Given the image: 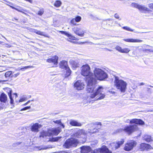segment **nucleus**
Segmentation results:
<instances>
[{"label":"nucleus","mask_w":153,"mask_h":153,"mask_svg":"<svg viewBox=\"0 0 153 153\" xmlns=\"http://www.w3.org/2000/svg\"><path fill=\"white\" fill-rule=\"evenodd\" d=\"M33 31H34V33L36 34L40 35L41 36H43L45 37H48V36L46 35L45 33L43 32H42L40 30H33Z\"/></svg>","instance_id":"nucleus-28"},{"label":"nucleus","mask_w":153,"mask_h":153,"mask_svg":"<svg viewBox=\"0 0 153 153\" xmlns=\"http://www.w3.org/2000/svg\"><path fill=\"white\" fill-rule=\"evenodd\" d=\"M129 121H130V123L131 124L135 123L140 125H143L145 124L144 122L140 119H135L131 120H128L126 121V122L128 123Z\"/></svg>","instance_id":"nucleus-18"},{"label":"nucleus","mask_w":153,"mask_h":153,"mask_svg":"<svg viewBox=\"0 0 153 153\" xmlns=\"http://www.w3.org/2000/svg\"><path fill=\"white\" fill-rule=\"evenodd\" d=\"M53 122L55 123L58 124L61 126L62 127V128H64L65 127V126L62 123L60 120H56L55 121H53Z\"/></svg>","instance_id":"nucleus-32"},{"label":"nucleus","mask_w":153,"mask_h":153,"mask_svg":"<svg viewBox=\"0 0 153 153\" xmlns=\"http://www.w3.org/2000/svg\"><path fill=\"white\" fill-rule=\"evenodd\" d=\"M34 100H30V101H33Z\"/></svg>","instance_id":"nucleus-59"},{"label":"nucleus","mask_w":153,"mask_h":153,"mask_svg":"<svg viewBox=\"0 0 153 153\" xmlns=\"http://www.w3.org/2000/svg\"><path fill=\"white\" fill-rule=\"evenodd\" d=\"M61 2L59 0H57L55 1L54 4V6L56 7H59L62 4Z\"/></svg>","instance_id":"nucleus-31"},{"label":"nucleus","mask_w":153,"mask_h":153,"mask_svg":"<svg viewBox=\"0 0 153 153\" xmlns=\"http://www.w3.org/2000/svg\"><path fill=\"white\" fill-rule=\"evenodd\" d=\"M59 67L62 69H65L63 76L65 77L69 76L71 74V71L69 67L68 66L67 62L63 60L59 63Z\"/></svg>","instance_id":"nucleus-6"},{"label":"nucleus","mask_w":153,"mask_h":153,"mask_svg":"<svg viewBox=\"0 0 153 153\" xmlns=\"http://www.w3.org/2000/svg\"><path fill=\"white\" fill-rule=\"evenodd\" d=\"M16 10H17V11H19V12H22V13H24V14L25 13L24 12H23V11H22L20 10H18V9H17V8H16Z\"/></svg>","instance_id":"nucleus-48"},{"label":"nucleus","mask_w":153,"mask_h":153,"mask_svg":"<svg viewBox=\"0 0 153 153\" xmlns=\"http://www.w3.org/2000/svg\"><path fill=\"white\" fill-rule=\"evenodd\" d=\"M12 74L11 71H8L6 72L5 74V77L7 78L10 76Z\"/></svg>","instance_id":"nucleus-38"},{"label":"nucleus","mask_w":153,"mask_h":153,"mask_svg":"<svg viewBox=\"0 0 153 153\" xmlns=\"http://www.w3.org/2000/svg\"><path fill=\"white\" fill-rule=\"evenodd\" d=\"M114 17L116 19H119L120 20L121 19H120V17H119V15L117 14L116 13V14H115Z\"/></svg>","instance_id":"nucleus-42"},{"label":"nucleus","mask_w":153,"mask_h":153,"mask_svg":"<svg viewBox=\"0 0 153 153\" xmlns=\"http://www.w3.org/2000/svg\"><path fill=\"white\" fill-rule=\"evenodd\" d=\"M114 85L116 88L121 92H125L126 89L127 83L123 80L119 79L118 77L114 76Z\"/></svg>","instance_id":"nucleus-2"},{"label":"nucleus","mask_w":153,"mask_h":153,"mask_svg":"<svg viewBox=\"0 0 153 153\" xmlns=\"http://www.w3.org/2000/svg\"><path fill=\"white\" fill-rule=\"evenodd\" d=\"M59 32L61 33L62 34H64L68 37H69L70 39H74L75 37L73 36H72L71 34H69L66 31H59Z\"/></svg>","instance_id":"nucleus-26"},{"label":"nucleus","mask_w":153,"mask_h":153,"mask_svg":"<svg viewBox=\"0 0 153 153\" xmlns=\"http://www.w3.org/2000/svg\"><path fill=\"white\" fill-rule=\"evenodd\" d=\"M115 48L117 51L121 53L122 50V48L121 47L118 46H117Z\"/></svg>","instance_id":"nucleus-39"},{"label":"nucleus","mask_w":153,"mask_h":153,"mask_svg":"<svg viewBox=\"0 0 153 153\" xmlns=\"http://www.w3.org/2000/svg\"><path fill=\"white\" fill-rule=\"evenodd\" d=\"M78 141L74 138L69 139L65 141L64 146L66 148L76 147L79 143Z\"/></svg>","instance_id":"nucleus-7"},{"label":"nucleus","mask_w":153,"mask_h":153,"mask_svg":"<svg viewBox=\"0 0 153 153\" xmlns=\"http://www.w3.org/2000/svg\"><path fill=\"white\" fill-rule=\"evenodd\" d=\"M123 40L126 42H141L143 40L138 39H124Z\"/></svg>","instance_id":"nucleus-21"},{"label":"nucleus","mask_w":153,"mask_h":153,"mask_svg":"<svg viewBox=\"0 0 153 153\" xmlns=\"http://www.w3.org/2000/svg\"><path fill=\"white\" fill-rule=\"evenodd\" d=\"M69 62L72 66L74 68L78 67L79 66V62L76 60H71L69 61Z\"/></svg>","instance_id":"nucleus-22"},{"label":"nucleus","mask_w":153,"mask_h":153,"mask_svg":"<svg viewBox=\"0 0 153 153\" xmlns=\"http://www.w3.org/2000/svg\"><path fill=\"white\" fill-rule=\"evenodd\" d=\"M137 144V143L134 140H129L126 144L124 149L126 151H130L136 146Z\"/></svg>","instance_id":"nucleus-8"},{"label":"nucleus","mask_w":153,"mask_h":153,"mask_svg":"<svg viewBox=\"0 0 153 153\" xmlns=\"http://www.w3.org/2000/svg\"><path fill=\"white\" fill-rule=\"evenodd\" d=\"M106 49H107V50H108V51H112L111 50H109V49H107V48Z\"/></svg>","instance_id":"nucleus-58"},{"label":"nucleus","mask_w":153,"mask_h":153,"mask_svg":"<svg viewBox=\"0 0 153 153\" xmlns=\"http://www.w3.org/2000/svg\"><path fill=\"white\" fill-rule=\"evenodd\" d=\"M33 30H35V29H32V28H30V30L32 32H34V31H33Z\"/></svg>","instance_id":"nucleus-50"},{"label":"nucleus","mask_w":153,"mask_h":153,"mask_svg":"<svg viewBox=\"0 0 153 153\" xmlns=\"http://www.w3.org/2000/svg\"><path fill=\"white\" fill-rule=\"evenodd\" d=\"M91 153H112L105 146H103L100 149H96L92 151Z\"/></svg>","instance_id":"nucleus-9"},{"label":"nucleus","mask_w":153,"mask_h":153,"mask_svg":"<svg viewBox=\"0 0 153 153\" xmlns=\"http://www.w3.org/2000/svg\"><path fill=\"white\" fill-rule=\"evenodd\" d=\"M135 48H138V47H135Z\"/></svg>","instance_id":"nucleus-61"},{"label":"nucleus","mask_w":153,"mask_h":153,"mask_svg":"<svg viewBox=\"0 0 153 153\" xmlns=\"http://www.w3.org/2000/svg\"><path fill=\"white\" fill-rule=\"evenodd\" d=\"M94 76L100 80H102L107 77V74L101 69L96 68L94 71Z\"/></svg>","instance_id":"nucleus-3"},{"label":"nucleus","mask_w":153,"mask_h":153,"mask_svg":"<svg viewBox=\"0 0 153 153\" xmlns=\"http://www.w3.org/2000/svg\"><path fill=\"white\" fill-rule=\"evenodd\" d=\"M106 20L107 21H111L112 22L113 21V19H106Z\"/></svg>","instance_id":"nucleus-49"},{"label":"nucleus","mask_w":153,"mask_h":153,"mask_svg":"<svg viewBox=\"0 0 153 153\" xmlns=\"http://www.w3.org/2000/svg\"><path fill=\"white\" fill-rule=\"evenodd\" d=\"M42 127V125L38 123L33 124L31 126L30 129L32 131L37 132L39 131V129Z\"/></svg>","instance_id":"nucleus-19"},{"label":"nucleus","mask_w":153,"mask_h":153,"mask_svg":"<svg viewBox=\"0 0 153 153\" xmlns=\"http://www.w3.org/2000/svg\"><path fill=\"white\" fill-rule=\"evenodd\" d=\"M61 131V129L59 127L57 128H51L47 130V134H59Z\"/></svg>","instance_id":"nucleus-13"},{"label":"nucleus","mask_w":153,"mask_h":153,"mask_svg":"<svg viewBox=\"0 0 153 153\" xmlns=\"http://www.w3.org/2000/svg\"><path fill=\"white\" fill-rule=\"evenodd\" d=\"M81 17L79 16H77L75 18L72 19L70 22L72 24L74 25H76V22H78L81 21Z\"/></svg>","instance_id":"nucleus-20"},{"label":"nucleus","mask_w":153,"mask_h":153,"mask_svg":"<svg viewBox=\"0 0 153 153\" xmlns=\"http://www.w3.org/2000/svg\"><path fill=\"white\" fill-rule=\"evenodd\" d=\"M27 104V102H26V103H25L23 105H26Z\"/></svg>","instance_id":"nucleus-56"},{"label":"nucleus","mask_w":153,"mask_h":153,"mask_svg":"<svg viewBox=\"0 0 153 153\" xmlns=\"http://www.w3.org/2000/svg\"><path fill=\"white\" fill-rule=\"evenodd\" d=\"M30 102V100H29L27 102V104H28Z\"/></svg>","instance_id":"nucleus-57"},{"label":"nucleus","mask_w":153,"mask_h":153,"mask_svg":"<svg viewBox=\"0 0 153 153\" xmlns=\"http://www.w3.org/2000/svg\"><path fill=\"white\" fill-rule=\"evenodd\" d=\"M62 138L61 137H53L52 139V141H58L60 139Z\"/></svg>","instance_id":"nucleus-36"},{"label":"nucleus","mask_w":153,"mask_h":153,"mask_svg":"<svg viewBox=\"0 0 153 153\" xmlns=\"http://www.w3.org/2000/svg\"><path fill=\"white\" fill-rule=\"evenodd\" d=\"M112 92L113 94L115 93V92Z\"/></svg>","instance_id":"nucleus-60"},{"label":"nucleus","mask_w":153,"mask_h":153,"mask_svg":"<svg viewBox=\"0 0 153 153\" xmlns=\"http://www.w3.org/2000/svg\"><path fill=\"white\" fill-rule=\"evenodd\" d=\"M143 51H149V49H143Z\"/></svg>","instance_id":"nucleus-55"},{"label":"nucleus","mask_w":153,"mask_h":153,"mask_svg":"<svg viewBox=\"0 0 153 153\" xmlns=\"http://www.w3.org/2000/svg\"><path fill=\"white\" fill-rule=\"evenodd\" d=\"M5 46L7 48H10L12 47L10 45L8 44H6Z\"/></svg>","instance_id":"nucleus-45"},{"label":"nucleus","mask_w":153,"mask_h":153,"mask_svg":"<svg viewBox=\"0 0 153 153\" xmlns=\"http://www.w3.org/2000/svg\"><path fill=\"white\" fill-rule=\"evenodd\" d=\"M130 50L128 48L122 49V53H128L130 51Z\"/></svg>","instance_id":"nucleus-35"},{"label":"nucleus","mask_w":153,"mask_h":153,"mask_svg":"<svg viewBox=\"0 0 153 153\" xmlns=\"http://www.w3.org/2000/svg\"><path fill=\"white\" fill-rule=\"evenodd\" d=\"M124 142L123 140H122L121 141L116 143H113L110 145V147L113 151H115L116 150L119 148Z\"/></svg>","instance_id":"nucleus-10"},{"label":"nucleus","mask_w":153,"mask_h":153,"mask_svg":"<svg viewBox=\"0 0 153 153\" xmlns=\"http://www.w3.org/2000/svg\"><path fill=\"white\" fill-rule=\"evenodd\" d=\"M143 140L148 142L152 141L151 136L149 134H145L143 137Z\"/></svg>","instance_id":"nucleus-25"},{"label":"nucleus","mask_w":153,"mask_h":153,"mask_svg":"<svg viewBox=\"0 0 153 153\" xmlns=\"http://www.w3.org/2000/svg\"><path fill=\"white\" fill-rule=\"evenodd\" d=\"M36 148H37L38 149V150H44V149H47L49 148V147H47L46 146H45L44 147H42L40 146H36Z\"/></svg>","instance_id":"nucleus-37"},{"label":"nucleus","mask_w":153,"mask_h":153,"mask_svg":"<svg viewBox=\"0 0 153 153\" xmlns=\"http://www.w3.org/2000/svg\"><path fill=\"white\" fill-rule=\"evenodd\" d=\"M74 87L78 90H81L84 88L85 85L81 81H77L74 84Z\"/></svg>","instance_id":"nucleus-16"},{"label":"nucleus","mask_w":153,"mask_h":153,"mask_svg":"<svg viewBox=\"0 0 153 153\" xmlns=\"http://www.w3.org/2000/svg\"><path fill=\"white\" fill-rule=\"evenodd\" d=\"M139 129L137 126L136 125H130L125 127L123 129H117L115 133H121L123 131L129 133H131L137 131Z\"/></svg>","instance_id":"nucleus-4"},{"label":"nucleus","mask_w":153,"mask_h":153,"mask_svg":"<svg viewBox=\"0 0 153 153\" xmlns=\"http://www.w3.org/2000/svg\"><path fill=\"white\" fill-rule=\"evenodd\" d=\"M0 100L1 102H5L7 100V95L4 93H2L0 96Z\"/></svg>","instance_id":"nucleus-24"},{"label":"nucleus","mask_w":153,"mask_h":153,"mask_svg":"<svg viewBox=\"0 0 153 153\" xmlns=\"http://www.w3.org/2000/svg\"><path fill=\"white\" fill-rule=\"evenodd\" d=\"M58 57L56 56H53L51 58H48L46 60L47 62L49 63H53L54 65H56L58 63Z\"/></svg>","instance_id":"nucleus-17"},{"label":"nucleus","mask_w":153,"mask_h":153,"mask_svg":"<svg viewBox=\"0 0 153 153\" xmlns=\"http://www.w3.org/2000/svg\"><path fill=\"white\" fill-rule=\"evenodd\" d=\"M13 95H14L15 96V98L17 97V95L16 93H14L13 94Z\"/></svg>","instance_id":"nucleus-52"},{"label":"nucleus","mask_w":153,"mask_h":153,"mask_svg":"<svg viewBox=\"0 0 153 153\" xmlns=\"http://www.w3.org/2000/svg\"><path fill=\"white\" fill-rule=\"evenodd\" d=\"M58 153H68V152H65V151H60L58 152Z\"/></svg>","instance_id":"nucleus-47"},{"label":"nucleus","mask_w":153,"mask_h":153,"mask_svg":"<svg viewBox=\"0 0 153 153\" xmlns=\"http://www.w3.org/2000/svg\"><path fill=\"white\" fill-rule=\"evenodd\" d=\"M27 97L25 96H23L21 98L19 101V102H23L27 100Z\"/></svg>","instance_id":"nucleus-34"},{"label":"nucleus","mask_w":153,"mask_h":153,"mask_svg":"<svg viewBox=\"0 0 153 153\" xmlns=\"http://www.w3.org/2000/svg\"><path fill=\"white\" fill-rule=\"evenodd\" d=\"M30 108H31L30 106L26 107H25L22 109H21V111H22L26 110L27 109H30Z\"/></svg>","instance_id":"nucleus-41"},{"label":"nucleus","mask_w":153,"mask_h":153,"mask_svg":"<svg viewBox=\"0 0 153 153\" xmlns=\"http://www.w3.org/2000/svg\"><path fill=\"white\" fill-rule=\"evenodd\" d=\"M30 66H25L24 68H22L21 69V70H22L23 69H24V68H25V69H27V68H30Z\"/></svg>","instance_id":"nucleus-46"},{"label":"nucleus","mask_w":153,"mask_h":153,"mask_svg":"<svg viewBox=\"0 0 153 153\" xmlns=\"http://www.w3.org/2000/svg\"><path fill=\"white\" fill-rule=\"evenodd\" d=\"M144 84H145L143 82H141L140 83V85H144Z\"/></svg>","instance_id":"nucleus-51"},{"label":"nucleus","mask_w":153,"mask_h":153,"mask_svg":"<svg viewBox=\"0 0 153 153\" xmlns=\"http://www.w3.org/2000/svg\"><path fill=\"white\" fill-rule=\"evenodd\" d=\"M149 7L150 8L153 10V3L149 4Z\"/></svg>","instance_id":"nucleus-43"},{"label":"nucleus","mask_w":153,"mask_h":153,"mask_svg":"<svg viewBox=\"0 0 153 153\" xmlns=\"http://www.w3.org/2000/svg\"><path fill=\"white\" fill-rule=\"evenodd\" d=\"M131 6L132 7L137 8L140 11H149L147 7L138 4L137 3H132L131 4Z\"/></svg>","instance_id":"nucleus-14"},{"label":"nucleus","mask_w":153,"mask_h":153,"mask_svg":"<svg viewBox=\"0 0 153 153\" xmlns=\"http://www.w3.org/2000/svg\"><path fill=\"white\" fill-rule=\"evenodd\" d=\"M81 149V153H87L91 151V148L89 146H83Z\"/></svg>","instance_id":"nucleus-23"},{"label":"nucleus","mask_w":153,"mask_h":153,"mask_svg":"<svg viewBox=\"0 0 153 153\" xmlns=\"http://www.w3.org/2000/svg\"><path fill=\"white\" fill-rule=\"evenodd\" d=\"M81 74L84 76H87L86 81L88 77L94 78V75L91 71V68L88 65H83L81 68Z\"/></svg>","instance_id":"nucleus-5"},{"label":"nucleus","mask_w":153,"mask_h":153,"mask_svg":"<svg viewBox=\"0 0 153 153\" xmlns=\"http://www.w3.org/2000/svg\"><path fill=\"white\" fill-rule=\"evenodd\" d=\"M44 12V10L41 9L38 12V14L39 16H42Z\"/></svg>","instance_id":"nucleus-40"},{"label":"nucleus","mask_w":153,"mask_h":153,"mask_svg":"<svg viewBox=\"0 0 153 153\" xmlns=\"http://www.w3.org/2000/svg\"><path fill=\"white\" fill-rule=\"evenodd\" d=\"M87 91L91 94L90 97L91 99H94V101L101 100L105 97V94L102 93L103 88L102 86H99L96 88V79L95 78L88 77L87 79Z\"/></svg>","instance_id":"nucleus-1"},{"label":"nucleus","mask_w":153,"mask_h":153,"mask_svg":"<svg viewBox=\"0 0 153 153\" xmlns=\"http://www.w3.org/2000/svg\"><path fill=\"white\" fill-rule=\"evenodd\" d=\"M10 7L12 8V9H15L16 10V8L15 7H13L12 6H10Z\"/></svg>","instance_id":"nucleus-53"},{"label":"nucleus","mask_w":153,"mask_h":153,"mask_svg":"<svg viewBox=\"0 0 153 153\" xmlns=\"http://www.w3.org/2000/svg\"><path fill=\"white\" fill-rule=\"evenodd\" d=\"M76 134H85V131L83 129H76Z\"/></svg>","instance_id":"nucleus-33"},{"label":"nucleus","mask_w":153,"mask_h":153,"mask_svg":"<svg viewBox=\"0 0 153 153\" xmlns=\"http://www.w3.org/2000/svg\"><path fill=\"white\" fill-rule=\"evenodd\" d=\"M100 123H91L89 125V126L90 127L92 126L93 127L92 128H91L89 131H88L90 133L93 134L94 133H97L99 131L98 130L97 128H96L95 127H96V126L97 125H101Z\"/></svg>","instance_id":"nucleus-12"},{"label":"nucleus","mask_w":153,"mask_h":153,"mask_svg":"<svg viewBox=\"0 0 153 153\" xmlns=\"http://www.w3.org/2000/svg\"><path fill=\"white\" fill-rule=\"evenodd\" d=\"M140 149L141 151H147L151 149H153V148L149 144L145 143H142L140 145Z\"/></svg>","instance_id":"nucleus-15"},{"label":"nucleus","mask_w":153,"mask_h":153,"mask_svg":"<svg viewBox=\"0 0 153 153\" xmlns=\"http://www.w3.org/2000/svg\"><path fill=\"white\" fill-rule=\"evenodd\" d=\"M70 124L73 126H81V123L78 122L77 121L74 120H71L70 123Z\"/></svg>","instance_id":"nucleus-29"},{"label":"nucleus","mask_w":153,"mask_h":153,"mask_svg":"<svg viewBox=\"0 0 153 153\" xmlns=\"http://www.w3.org/2000/svg\"><path fill=\"white\" fill-rule=\"evenodd\" d=\"M19 74V73H17V74H14L13 76V77H17Z\"/></svg>","instance_id":"nucleus-44"},{"label":"nucleus","mask_w":153,"mask_h":153,"mask_svg":"<svg viewBox=\"0 0 153 153\" xmlns=\"http://www.w3.org/2000/svg\"><path fill=\"white\" fill-rule=\"evenodd\" d=\"M4 38L6 39V38H5V37H4Z\"/></svg>","instance_id":"nucleus-63"},{"label":"nucleus","mask_w":153,"mask_h":153,"mask_svg":"<svg viewBox=\"0 0 153 153\" xmlns=\"http://www.w3.org/2000/svg\"><path fill=\"white\" fill-rule=\"evenodd\" d=\"M9 92L8 93V95L10 99V103L12 105H13L14 104L13 101L14 100H13V97L12 96V90L9 89Z\"/></svg>","instance_id":"nucleus-30"},{"label":"nucleus","mask_w":153,"mask_h":153,"mask_svg":"<svg viewBox=\"0 0 153 153\" xmlns=\"http://www.w3.org/2000/svg\"><path fill=\"white\" fill-rule=\"evenodd\" d=\"M72 30L77 35L81 37L84 36L85 31L81 27H74L72 28Z\"/></svg>","instance_id":"nucleus-11"},{"label":"nucleus","mask_w":153,"mask_h":153,"mask_svg":"<svg viewBox=\"0 0 153 153\" xmlns=\"http://www.w3.org/2000/svg\"><path fill=\"white\" fill-rule=\"evenodd\" d=\"M7 81V80H1L0 82H6Z\"/></svg>","instance_id":"nucleus-54"},{"label":"nucleus","mask_w":153,"mask_h":153,"mask_svg":"<svg viewBox=\"0 0 153 153\" xmlns=\"http://www.w3.org/2000/svg\"><path fill=\"white\" fill-rule=\"evenodd\" d=\"M42 137V135H41V136H40V137Z\"/></svg>","instance_id":"nucleus-62"},{"label":"nucleus","mask_w":153,"mask_h":153,"mask_svg":"<svg viewBox=\"0 0 153 153\" xmlns=\"http://www.w3.org/2000/svg\"><path fill=\"white\" fill-rule=\"evenodd\" d=\"M123 28L125 30H126L127 31H131V32H134V33H146V32H139L138 31H137L136 30H132L129 27H127V26H125L123 27Z\"/></svg>","instance_id":"nucleus-27"}]
</instances>
